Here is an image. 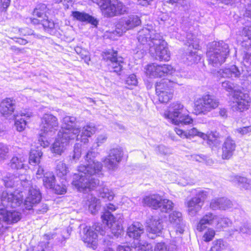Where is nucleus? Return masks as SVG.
<instances>
[{
    "instance_id": "obj_1",
    "label": "nucleus",
    "mask_w": 251,
    "mask_h": 251,
    "mask_svg": "<svg viewBox=\"0 0 251 251\" xmlns=\"http://www.w3.org/2000/svg\"><path fill=\"white\" fill-rule=\"evenodd\" d=\"M97 153L89 151L85 156V165L81 164L77 168L78 174L74 175L72 184L78 191L86 192L99 185L98 178L103 176L102 164L95 160Z\"/></svg>"
},
{
    "instance_id": "obj_2",
    "label": "nucleus",
    "mask_w": 251,
    "mask_h": 251,
    "mask_svg": "<svg viewBox=\"0 0 251 251\" xmlns=\"http://www.w3.org/2000/svg\"><path fill=\"white\" fill-rule=\"evenodd\" d=\"M138 41L143 45H148L150 52L156 59L169 61L170 52L166 47V42L162 39L160 34L151 27H144L138 33Z\"/></svg>"
},
{
    "instance_id": "obj_3",
    "label": "nucleus",
    "mask_w": 251,
    "mask_h": 251,
    "mask_svg": "<svg viewBox=\"0 0 251 251\" xmlns=\"http://www.w3.org/2000/svg\"><path fill=\"white\" fill-rule=\"evenodd\" d=\"M22 193L15 191L14 193L4 191L1 196V204L4 208L0 209V215L3 221L7 224L17 223L22 218L21 213L17 210H8V207H17L23 202Z\"/></svg>"
},
{
    "instance_id": "obj_4",
    "label": "nucleus",
    "mask_w": 251,
    "mask_h": 251,
    "mask_svg": "<svg viewBox=\"0 0 251 251\" xmlns=\"http://www.w3.org/2000/svg\"><path fill=\"white\" fill-rule=\"evenodd\" d=\"M229 53L228 44L223 41L211 43L206 52L209 65L215 67H219L225 62Z\"/></svg>"
},
{
    "instance_id": "obj_5",
    "label": "nucleus",
    "mask_w": 251,
    "mask_h": 251,
    "mask_svg": "<svg viewBox=\"0 0 251 251\" xmlns=\"http://www.w3.org/2000/svg\"><path fill=\"white\" fill-rule=\"evenodd\" d=\"M164 116L169 122L176 125H187L193 122L189 115L188 111L178 101L172 103L169 109L165 112Z\"/></svg>"
},
{
    "instance_id": "obj_6",
    "label": "nucleus",
    "mask_w": 251,
    "mask_h": 251,
    "mask_svg": "<svg viewBox=\"0 0 251 251\" xmlns=\"http://www.w3.org/2000/svg\"><path fill=\"white\" fill-rule=\"evenodd\" d=\"M57 118L49 113L45 114L41 118L40 132L38 139L40 144L44 148L49 146V142L45 137L47 135H52L58 127Z\"/></svg>"
},
{
    "instance_id": "obj_7",
    "label": "nucleus",
    "mask_w": 251,
    "mask_h": 251,
    "mask_svg": "<svg viewBox=\"0 0 251 251\" xmlns=\"http://www.w3.org/2000/svg\"><path fill=\"white\" fill-rule=\"evenodd\" d=\"M100 7L102 14L106 17H112L124 14L127 7L118 0H92Z\"/></svg>"
},
{
    "instance_id": "obj_8",
    "label": "nucleus",
    "mask_w": 251,
    "mask_h": 251,
    "mask_svg": "<svg viewBox=\"0 0 251 251\" xmlns=\"http://www.w3.org/2000/svg\"><path fill=\"white\" fill-rule=\"evenodd\" d=\"M83 241L87 246L93 249H96L98 245V234L104 236L106 234L105 227L100 223L95 224L92 226L84 228Z\"/></svg>"
},
{
    "instance_id": "obj_9",
    "label": "nucleus",
    "mask_w": 251,
    "mask_h": 251,
    "mask_svg": "<svg viewBox=\"0 0 251 251\" xmlns=\"http://www.w3.org/2000/svg\"><path fill=\"white\" fill-rule=\"evenodd\" d=\"M180 84L176 78L163 79L156 84V93L160 102L167 103L173 97V93L170 88L174 84Z\"/></svg>"
},
{
    "instance_id": "obj_10",
    "label": "nucleus",
    "mask_w": 251,
    "mask_h": 251,
    "mask_svg": "<svg viewBox=\"0 0 251 251\" xmlns=\"http://www.w3.org/2000/svg\"><path fill=\"white\" fill-rule=\"evenodd\" d=\"M207 196V191L200 190L197 193L195 197L186 201L185 205L189 215L194 216L201 209L204 201Z\"/></svg>"
},
{
    "instance_id": "obj_11",
    "label": "nucleus",
    "mask_w": 251,
    "mask_h": 251,
    "mask_svg": "<svg viewBox=\"0 0 251 251\" xmlns=\"http://www.w3.org/2000/svg\"><path fill=\"white\" fill-rule=\"evenodd\" d=\"M74 117L66 116L62 120L61 129L58 131L59 136H68L70 138L78 137L80 129L75 125Z\"/></svg>"
},
{
    "instance_id": "obj_12",
    "label": "nucleus",
    "mask_w": 251,
    "mask_h": 251,
    "mask_svg": "<svg viewBox=\"0 0 251 251\" xmlns=\"http://www.w3.org/2000/svg\"><path fill=\"white\" fill-rule=\"evenodd\" d=\"M219 102L213 96L205 95L198 99L195 102V110L199 114H206L218 107Z\"/></svg>"
},
{
    "instance_id": "obj_13",
    "label": "nucleus",
    "mask_w": 251,
    "mask_h": 251,
    "mask_svg": "<svg viewBox=\"0 0 251 251\" xmlns=\"http://www.w3.org/2000/svg\"><path fill=\"white\" fill-rule=\"evenodd\" d=\"M141 22L137 15H130L127 18L121 19L116 25L115 32L119 36H121L127 30L140 25Z\"/></svg>"
},
{
    "instance_id": "obj_14",
    "label": "nucleus",
    "mask_w": 251,
    "mask_h": 251,
    "mask_svg": "<svg viewBox=\"0 0 251 251\" xmlns=\"http://www.w3.org/2000/svg\"><path fill=\"white\" fill-rule=\"evenodd\" d=\"M251 99L247 94L241 91L234 92L231 107L234 111L242 112L249 108Z\"/></svg>"
},
{
    "instance_id": "obj_15",
    "label": "nucleus",
    "mask_w": 251,
    "mask_h": 251,
    "mask_svg": "<svg viewBox=\"0 0 251 251\" xmlns=\"http://www.w3.org/2000/svg\"><path fill=\"white\" fill-rule=\"evenodd\" d=\"M123 156V151L120 148L110 150L109 155L103 160L104 165L109 170L114 171Z\"/></svg>"
},
{
    "instance_id": "obj_16",
    "label": "nucleus",
    "mask_w": 251,
    "mask_h": 251,
    "mask_svg": "<svg viewBox=\"0 0 251 251\" xmlns=\"http://www.w3.org/2000/svg\"><path fill=\"white\" fill-rule=\"evenodd\" d=\"M103 224L107 225L105 227V231L109 229L114 236L118 237L122 232V226L115 221V218L112 214L109 212H104L101 216Z\"/></svg>"
},
{
    "instance_id": "obj_17",
    "label": "nucleus",
    "mask_w": 251,
    "mask_h": 251,
    "mask_svg": "<svg viewBox=\"0 0 251 251\" xmlns=\"http://www.w3.org/2000/svg\"><path fill=\"white\" fill-rule=\"evenodd\" d=\"M105 59L109 61L108 64L110 71L120 75L124 63L123 58L121 57H117V52L113 51L111 53L108 52Z\"/></svg>"
},
{
    "instance_id": "obj_18",
    "label": "nucleus",
    "mask_w": 251,
    "mask_h": 251,
    "mask_svg": "<svg viewBox=\"0 0 251 251\" xmlns=\"http://www.w3.org/2000/svg\"><path fill=\"white\" fill-rule=\"evenodd\" d=\"M75 139L70 138L68 136H59V132H58L57 137L50 148L51 152L57 155H61L66 149L70 141Z\"/></svg>"
},
{
    "instance_id": "obj_19",
    "label": "nucleus",
    "mask_w": 251,
    "mask_h": 251,
    "mask_svg": "<svg viewBox=\"0 0 251 251\" xmlns=\"http://www.w3.org/2000/svg\"><path fill=\"white\" fill-rule=\"evenodd\" d=\"M217 216L211 212L205 213L197 224V230L202 232L207 228V226H215Z\"/></svg>"
},
{
    "instance_id": "obj_20",
    "label": "nucleus",
    "mask_w": 251,
    "mask_h": 251,
    "mask_svg": "<svg viewBox=\"0 0 251 251\" xmlns=\"http://www.w3.org/2000/svg\"><path fill=\"white\" fill-rule=\"evenodd\" d=\"M41 199V196L39 190L33 187H31L24 202L25 208L30 210L35 204L39 203Z\"/></svg>"
},
{
    "instance_id": "obj_21",
    "label": "nucleus",
    "mask_w": 251,
    "mask_h": 251,
    "mask_svg": "<svg viewBox=\"0 0 251 251\" xmlns=\"http://www.w3.org/2000/svg\"><path fill=\"white\" fill-rule=\"evenodd\" d=\"M236 145L235 142L230 137H227L222 146V158L223 159L230 158L235 151Z\"/></svg>"
},
{
    "instance_id": "obj_22",
    "label": "nucleus",
    "mask_w": 251,
    "mask_h": 251,
    "mask_svg": "<svg viewBox=\"0 0 251 251\" xmlns=\"http://www.w3.org/2000/svg\"><path fill=\"white\" fill-rule=\"evenodd\" d=\"M243 69H239L236 66L232 65L230 67L220 69L216 75L218 77H238L242 75H245Z\"/></svg>"
},
{
    "instance_id": "obj_23",
    "label": "nucleus",
    "mask_w": 251,
    "mask_h": 251,
    "mask_svg": "<svg viewBox=\"0 0 251 251\" xmlns=\"http://www.w3.org/2000/svg\"><path fill=\"white\" fill-rule=\"evenodd\" d=\"M175 130L176 133L182 138H191L195 136H198L203 139L206 137L205 133L200 131L196 127L191 128L186 131L176 127Z\"/></svg>"
},
{
    "instance_id": "obj_24",
    "label": "nucleus",
    "mask_w": 251,
    "mask_h": 251,
    "mask_svg": "<svg viewBox=\"0 0 251 251\" xmlns=\"http://www.w3.org/2000/svg\"><path fill=\"white\" fill-rule=\"evenodd\" d=\"M169 220L174 227H176V231L180 234L184 231V225L182 220V214L178 211H173L169 215Z\"/></svg>"
},
{
    "instance_id": "obj_25",
    "label": "nucleus",
    "mask_w": 251,
    "mask_h": 251,
    "mask_svg": "<svg viewBox=\"0 0 251 251\" xmlns=\"http://www.w3.org/2000/svg\"><path fill=\"white\" fill-rule=\"evenodd\" d=\"M96 130L97 128L93 124H87L84 126L81 130L80 129L78 137L75 138V139L80 140L81 142L86 143L88 142V138L93 135L96 132Z\"/></svg>"
},
{
    "instance_id": "obj_26",
    "label": "nucleus",
    "mask_w": 251,
    "mask_h": 251,
    "mask_svg": "<svg viewBox=\"0 0 251 251\" xmlns=\"http://www.w3.org/2000/svg\"><path fill=\"white\" fill-rule=\"evenodd\" d=\"M159 73L160 75V77L168 75L174 76V77L171 79L176 78L177 80L176 76L182 77L185 76V72L180 73L178 71H176L171 65L168 64L159 65Z\"/></svg>"
},
{
    "instance_id": "obj_27",
    "label": "nucleus",
    "mask_w": 251,
    "mask_h": 251,
    "mask_svg": "<svg viewBox=\"0 0 251 251\" xmlns=\"http://www.w3.org/2000/svg\"><path fill=\"white\" fill-rule=\"evenodd\" d=\"M151 246L144 243L143 244L139 242H134L131 247L125 245H119L117 248L118 251H151Z\"/></svg>"
},
{
    "instance_id": "obj_28",
    "label": "nucleus",
    "mask_w": 251,
    "mask_h": 251,
    "mask_svg": "<svg viewBox=\"0 0 251 251\" xmlns=\"http://www.w3.org/2000/svg\"><path fill=\"white\" fill-rule=\"evenodd\" d=\"M144 233L143 226L139 223H134L127 229V235L131 238L138 240Z\"/></svg>"
},
{
    "instance_id": "obj_29",
    "label": "nucleus",
    "mask_w": 251,
    "mask_h": 251,
    "mask_svg": "<svg viewBox=\"0 0 251 251\" xmlns=\"http://www.w3.org/2000/svg\"><path fill=\"white\" fill-rule=\"evenodd\" d=\"M147 228L148 232L154 234H157L160 233L163 229L162 225L160 220L156 217H151L147 221Z\"/></svg>"
},
{
    "instance_id": "obj_30",
    "label": "nucleus",
    "mask_w": 251,
    "mask_h": 251,
    "mask_svg": "<svg viewBox=\"0 0 251 251\" xmlns=\"http://www.w3.org/2000/svg\"><path fill=\"white\" fill-rule=\"evenodd\" d=\"M15 108L14 101L10 98L3 100L0 104V112L3 115H11Z\"/></svg>"
},
{
    "instance_id": "obj_31",
    "label": "nucleus",
    "mask_w": 251,
    "mask_h": 251,
    "mask_svg": "<svg viewBox=\"0 0 251 251\" xmlns=\"http://www.w3.org/2000/svg\"><path fill=\"white\" fill-rule=\"evenodd\" d=\"M26 159V155L24 153H18L13 155L9 163V166L13 169H21L24 168V162Z\"/></svg>"
},
{
    "instance_id": "obj_32",
    "label": "nucleus",
    "mask_w": 251,
    "mask_h": 251,
    "mask_svg": "<svg viewBox=\"0 0 251 251\" xmlns=\"http://www.w3.org/2000/svg\"><path fill=\"white\" fill-rule=\"evenodd\" d=\"M162 197L159 195L153 194L145 197L143 199V203L145 205L151 207L154 209H158L159 202Z\"/></svg>"
},
{
    "instance_id": "obj_33",
    "label": "nucleus",
    "mask_w": 251,
    "mask_h": 251,
    "mask_svg": "<svg viewBox=\"0 0 251 251\" xmlns=\"http://www.w3.org/2000/svg\"><path fill=\"white\" fill-rule=\"evenodd\" d=\"M206 136L202 139L206 140L207 144L211 147H216L221 144L220 135L217 131H211L206 134Z\"/></svg>"
},
{
    "instance_id": "obj_34",
    "label": "nucleus",
    "mask_w": 251,
    "mask_h": 251,
    "mask_svg": "<svg viewBox=\"0 0 251 251\" xmlns=\"http://www.w3.org/2000/svg\"><path fill=\"white\" fill-rule=\"evenodd\" d=\"M72 15L74 18L81 22H88L93 25H97L98 24L96 19L84 12L73 11Z\"/></svg>"
},
{
    "instance_id": "obj_35",
    "label": "nucleus",
    "mask_w": 251,
    "mask_h": 251,
    "mask_svg": "<svg viewBox=\"0 0 251 251\" xmlns=\"http://www.w3.org/2000/svg\"><path fill=\"white\" fill-rule=\"evenodd\" d=\"M231 181L245 189H249L251 188V180L246 177L234 176H231Z\"/></svg>"
},
{
    "instance_id": "obj_36",
    "label": "nucleus",
    "mask_w": 251,
    "mask_h": 251,
    "mask_svg": "<svg viewBox=\"0 0 251 251\" xmlns=\"http://www.w3.org/2000/svg\"><path fill=\"white\" fill-rule=\"evenodd\" d=\"M228 244L223 240L219 239L213 242V246L210 251H230Z\"/></svg>"
},
{
    "instance_id": "obj_37",
    "label": "nucleus",
    "mask_w": 251,
    "mask_h": 251,
    "mask_svg": "<svg viewBox=\"0 0 251 251\" xmlns=\"http://www.w3.org/2000/svg\"><path fill=\"white\" fill-rule=\"evenodd\" d=\"M69 172V168L64 162L61 161L56 162L55 173L58 177L65 178Z\"/></svg>"
},
{
    "instance_id": "obj_38",
    "label": "nucleus",
    "mask_w": 251,
    "mask_h": 251,
    "mask_svg": "<svg viewBox=\"0 0 251 251\" xmlns=\"http://www.w3.org/2000/svg\"><path fill=\"white\" fill-rule=\"evenodd\" d=\"M145 70L146 74L149 77H160L159 73V65L156 63L148 64L145 67Z\"/></svg>"
},
{
    "instance_id": "obj_39",
    "label": "nucleus",
    "mask_w": 251,
    "mask_h": 251,
    "mask_svg": "<svg viewBox=\"0 0 251 251\" xmlns=\"http://www.w3.org/2000/svg\"><path fill=\"white\" fill-rule=\"evenodd\" d=\"M87 204L88 205L89 210L93 214H95L100 207V200L92 195L88 198Z\"/></svg>"
},
{
    "instance_id": "obj_40",
    "label": "nucleus",
    "mask_w": 251,
    "mask_h": 251,
    "mask_svg": "<svg viewBox=\"0 0 251 251\" xmlns=\"http://www.w3.org/2000/svg\"><path fill=\"white\" fill-rule=\"evenodd\" d=\"M98 191L100 196L103 198L112 201L114 198V193L112 190L109 189L107 186L104 185L100 187Z\"/></svg>"
},
{
    "instance_id": "obj_41",
    "label": "nucleus",
    "mask_w": 251,
    "mask_h": 251,
    "mask_svg": "<svg viewBox=\"0 0 251 251\" xmlns=\"http://www.w3.org/2000/svg\"><path fill=\"white\" fill-rule=\"evenodd\" d=\"M161 202H159L158 209L162 212L167 213L172 210L174 207L173 202L168 199H163L161 198Z\"/></svg>"
},
{
    "instance_id": "obj_42",
    "label": "nucleus",
    "mask_w": 251,
    "mask_h": 251,
    "mask_svg": "<svg viewBox=\"0 0 251 251\" xmlns=\"http://www.w3.org/2000/svg\"><path fill=\"white\" fill-rule=\"evenodd\" d=\"M42 155L43 153L41 151L31 150L29 156V163L30 164H38Z\"/></svg>"
},
{
    "instance_id": "obj_43",
    "label": "nucleus",
    "mask_w": 251,
    "mask_h": 251,
    "mask_svg": "<svg viewBox=\"0 0 251 251\" xmlns=\"http://www.w3.org/2000/svg\"><path fill=\"white\" fill-rule=\"evenodd\" d=\"M55 176L50 173L44 175L43 183L47 188L52 189L55 185Z\"/></svg>"
},
{
    "instance_id": "obj_44",
    "label": "nucleus",
    "mask_w": 251,
    "mask_h": 251,
    "mask_svg": "<svg viewBox=\"0 0 251 251\" xmlns=\"http://www.w3.org/2000/svg\"><path fill=\"white\" fill-rule=\"evenodd\" d=\"M231 224V222L228 218L221 217L218 215L215 227L217 229H221L223 227L229 226Z\"/></svg>"
},
{
    "instance_id": "obj_45",
    "label": "nucleus",
    "mask_w": 251,
    "mask_h": 251,
    "mask_svg": "<svg viewBox=\"0 0 251 251\" xmlns=\"http://www.w3.org/2000/svg\"><path fill=\"white\" fill-rule=\"evenodd\" d=\"M47 6L45 4H39L34 10L33 14L39 18H45L46 17Z\"/></svg>"
},
{
    "instance_id": "obj_46",
    "label": "nucleus",
    "mask_w": 251,
    "mask_h": 251,
    "mask_svg": "<svg viewBox=\"0 0 251 251\" xmlns=\"http://www.w3.org/2000/svg\"><path fill=\"white\" fill-rule=\"evenodd\" d=\"M234 230L244 234L250 235L251 234V225L244 224L239 226L236 224L234 228Z\"/></svg>"
},
{
    "instance_id": "obj_47",
    "label": "nucleus",
    "mask_w": 251,
    "mask_h": 251,
    "mask_svg": "<svg viewBox=\"0 0 251 251\" xmlns=\"http://www.w3.org/2000/svg\"><path fill=\"white\" fill-rule=\"evenodd\" d=\"M187 44L190 47L192 46L194 49H198L199 47V41L193 34L188 33L187 35Z\"/></svg>"
},
{
    "instance_id": "obj_48",
    "label": "nucleus",
    "mask_w": 251,
    "mask_h": 251,
    "mask_svg": "<svg viewBox=\"0 0 251 251\" xmlns=\"http://www.w3.org/2000/svg\"><path fill=\"white\" fill-rule=\"evenodd\" d=\"M75 51L86 63L88 64L89 61L90 60V58L89 55V52L86 50L82 49L79 47H76L75 48Z\"/></svg>"
},
{
    "instance_id": "obj_49",
    "label": "nucleus",
    "mask_w": 251,
    "mask_h": 251,
    "mask_svg": "<svg viewBox=\"0 0 251 251\" xmlns=\"http://www.w3.org/2000/svg\"><path fill=\"white\" fill-rule=\"evenodd\" d=\"M15 179H17L12 174H7L3 178V181L6 187H12L15 184Z\"/></svg>"
},
{
    "instance_id": "obj_50",
    "label": "nucleus",
    "mask_w": 251,
    "mask_h": 251,
    "mask_svg": "<svg viewBox=\"0 0 251 251\" xmlns=\"http://www.w3.org/2000/svg\"><path fill=\"white\" fill-rule=\"evenodd\" d=\"M41 24L45 29H52L57 27L58 25L54 23L51 20H49L48 18L41 20Z\"/></svg>"
},
{
    "instance_id": "obj_51",
    "label": "nucleus",
    "mask_w": 251,
    "mask_h": 251,
    "mask_svg": "<svg viewBox=\"0 0 251 251\" xmlns=\"http://www.w3.org/2000/svg\"><path fill=\"white\" fill-rule=\"evenodd\" d=\"M206 231L204 233L202 238L205 242H209L211 241L215 236V231L212 228H207Z\"/></svg>"
},
{
    "instance_id": "obj_52",
    "label": "nucleus",
    "mask_w": 251,
    "mask_h": 251,
    "mask_svg": "<svg viewBox=\"0 0 251 251\" xmlns=\"http://www.w3.org/2000/svg\"><path fill=\"white\" fill-rule=\"evenodd\" d=\"M9 148L6 145L0 143V159L5 160L9 156Z\"/></svg>"
},
{
    "instance_id": "obj_53",
    "label": "nucleus",
    "mask_w": 251,
    "mask_h": 251,
    "mask_svg": "<svg viewBox=\"0 0 251 251\" xmlns=\"http://www.w3.org/2000/svg\"><path fill=\"white\" fill-rule=\"evenodd\" d=\"M223 198H217L212 199L210 203V207L213 210H221V203Z\"/></svg>"
},
{
    "instance_id": "obj_54",
    "label": "nucleus",
    "mask_w": 251,
    "mask_h": 251,
    "mask_svg": "<svg viewBox=\"0 0 251 251\" xmlns=\"http://www.w3.org/2000/svg\"><path fill=\"white\" fill-rule=\"evenodd\" d=\"M235 134H238L241 136L249 135L251 133V126L238 127L234 130Z\"/></svg>"
},
{
    "instance_id": "obj_55",
    "label": "nucleus",
    "mask_w": 251,
    "mask_h": 251,
    "mask_svg": "<svg viewBox=\"0 0 251 251\" xmlns=\"http://www.w3.org/2000/svg\"><path fill=\"white\" fill-rule=\"evenodd\" d=\"M26 125V122L25 120L23 118L16 120L15 123V126L17 130L19 131H23Z\"/></svg>"
},
{
    "instance_id": "obj_56",
    "label": "nucleus",
    "mask_w": 251,
    "mask_h": 251,
    "mask_svg": "<svg viewBox=\"0 0 251 251\" xmlns=\"http://www.w3.org/2000/svg\"><path fill=\"white\" fill-rule=\"evenodd\" d=\"M251 46H250L247 51L244 57L243 63L245 66H251Z\"/></svg>"
},
{
    "instance_id": "obj_57",
    "label": "nucleus",
    "mask_w": 251,
    "mask_h": 251,
    "mask_svg": "<svg viewBox=\"0 0 251 251\" xmlns=\"http://www.w3.org/2000/svg\"><path fill=\"white\" fill-rule=\"evenodd\" d=\"M154 251H171L170 248L165 243L160 242L157 243L154 248Z\"/></svg>"
},
{
    "instance_id": "obj_58",
    "label": "nucleus",
    "mask_w": 251,
    "mask_h": 251,
    "mask_svg": "<svg viewBox=\"0 0 251 251\" xmlns=\"http://www.w3.org/2000/svg\"><path fill=\"white\" fill-rule=\"evenodd\" d=\"M187 59L192 63H196L201 59V56L196 51H191L188 55Z\"/></svg>"
},
{
    "instance_id": "obj_59",
    "label": "nucleus",
    "mask_w": 251,
    "mask_h": 251,
    "mask_svg": "<svg viewBox=\"0 0 251 251\" xmlns=\"http://www.w3.org/2000/svg\"><path fill=\"white\" fill-rule=\"evenodd\" d=\"M137 83V79L134 74L130 75L126 79V84L129 86H136Z\"/></svg>"
},
{
    "instance_id": "obj_60",
    "label": "nucleus",
    "mask_w": 251,
    "mask_h": 251,
    "mask_svg": "<svg viewBox=\"0 0 251 251\" xmlns=\"http://www.w3.org/2000/svg\"><path fill=\"white\" fill-rule=\"evenodd\" d=\"M243 34H244L245 36L248 37L249 41L243 42V46L244 45H247V43L249 42H250L249 44L250 46H251V44L250 43V40L251 39V26H247L244 27L243 29Z\"/></svg>"
},
{
    "instance_id": "obj_61",
    "label": "nucleus",
    "mask_w": 251,
    "mask_h": 251,
    "mask_svg": "<svg viewBox=\"0 0 251 251\" xmlns=\"http://www.w3.org/2000/svg\"><path fill=\"white\" fill-rule=\"evenodd\" d=\"M223 200L221 203V210H226L231 207L232 204L230 200L225 198H223Z\"/></svg>"
},
{
    "instance_id": "obj_62",
    "label": "nucleus",
    "mask_w": 251,
    "mask_h": 251,
    "mask_svg": "<svg viewBox=\"0 0 251 251\" xmlns=\"http://www.w3.org/2000/svg\"><path fill=\"white\" fill-rule=\"evenodd\" d=\"M52 188L54 189L55 193L57 194H64L66 192V187L65 185H54Z\"/></svg>"
},
{
    "instance_id": "obj_63",
    "label": "nucleus",
    "mask_w": 251,
    "mask_h": 251,
    "mask_svg": "<svg viewBox=\"0 0 251 251\" xmlns=\"http://www.w3.org/2000/svg\"><path fill=\"white\" fill-rule=\"evenodd\" d=\"M81 153L80 145L79 144L75 145L74 147V155L73 156V159L74 160L78 159L80 157Z\"/></svg>"
},
{
    "instance_id": "obj_64",
    "label": "nucleus",
    "mask_w": 251,
    "mask_h": 251,
    "mask_svg": "<svg viewBox=\"0 0 251 251\" xmlns=\"http://www.w3.org/2000/svg\"><path fill=\"white\" fill-rule=\"evenodd\" d=\"M222 87L228 92L232 91L234 87V84L229 81L223 82L222 83Z\"/></svg>"
}]
</instances>
